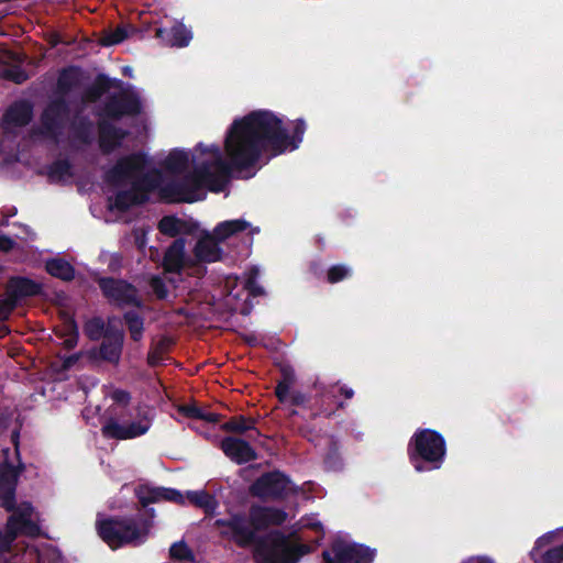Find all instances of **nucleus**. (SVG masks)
I'll return each instance as SVG.
<instances>
[{
    "instance_id": "f3484780",
    "label": "nucleus",
    "mask_w": 563,
    "mask_h": 563,
    "mask_svg": "<svg viewBox=\"0 0 563 563\" xmlns=\"http://www.w3.org/2000/svg\"><path fill=\"white\" fill-rule=\"evenodd\" d=\"M157 37L162 38L167 45L184 47L187 46L192 37L191 32L183 24L174 25L172 29H158Z\"/></svg>"
},
{
    "instance_id": "cd10ccee",
    "label": "nucleus",
    "mask_w": 563,
    "mask_h": 563,
    "mask_svg": "<svg viewBox=\"0 0 563 563\" xmlns=\"http://www.w3.org/2000/svg\"><path fill=\"white\" fill-rule=\"evenodd\" d=\"M253 424L254 423L252 420H247L243 417H238V418H234V419L225 422L223 424V429L225 431L243 433L247 430H252L254 428Z\"/></svg>"
},
{
    "instance_id": "393cba45",
    "label": "nucleus",
    "mask_w": 563,
    "mask_h": 563,
    "mask_svg": "<svg viewBox=\"0 0 563 563\" xmlns=\"http://www.w3.org/2000/svg\"><path fill=\"white\" fill-rule=\"evenodd\" d=\"M78 84V71L76 69H65L58 77L57 88L62 93L71 90Z\"/></svg>"
},
{
    "instance_id": "a878e982",
    "label": "nucleus",
    "mask_w": 563,
    "mask_h": 563,
    "mask_svg": "<svg viewBox=\"0 0 563 563\" xmlns=\"http://www.w3.org/2000/svg\"><path fill=\"white\" fill-rule=\"evenodd\" d=\"M283 373L284 379L279 382L276 387V395L280 401H285L287 399L290 386L295 379L294 373L289 368H284Z\"/></svg>"
},
{
    "instance_id": "1a4fd4ad",
    "label": "nucleus",
    "mask_w": 563,
    "mask_h": 563,
    "mask_svg": "<svg viewBox=\"0 0 563 563\" xmlns=\"http://www.w3.org/2000/svg\"><path fill=\"white\" fill-rule=\"evenodd\" d=\"M152 424V416L144 412L136 421L120 423L115 419H109L102 426V434L109 439L128 440L145 434Z\"/></svg>"
},
{
    "instance_id": "37998d69",
    "label": "nucleus",
    "mask_w": 563,
    "mask_h": 563,
    "mask_svg": "<svg viewBox=\"0 0 563 563\" xmlns=\"http://www.w3.org/2000/svg\"><path fill=\"white\" fill-rule=\"evenodd\" d=\"M342 393L344 394V396L346 398H352L354 395V393L351 388H342Z\"/></svg>"
},
{
    "instance_id": "c756f323",
    "label": "nucleus",
    "mask_w": 563,
    "mask_h": 563,
    "mask_svg": "<svg viewBox=\"0 0 563 563\" xmlns=\"http://www.w3.org/2000/svg\"><path fill=\"white\" fill-rule=\"evenodd\" d=\"M260 275L258 267H252L250 272L247 273L245 279H244V286L249 289V291L254 295H262L263 289L261 286H258L255 282L256 277Z\"/></svg>"
},
{
    "instance_id": "3c124183",
    "label": "nucleus",
    "mask_w": 563,
    "mask_h": 563,
    "mask_svg": "<svg viewBox=\"0 0 563 563\" xmlns=\"http://www.w3.org/2000/svg\"><path fill=\"white\" fill-rule=\"evenodd\" d=\"M90 132L84 136V142H89Z\"/></svg>"
},
{
    "instance_id": "c9c22d12",
    "label": "nucleus",
    "mask_w": 563,
    "mask_h": 563,
    "mask_svg": "<svg viewBox=\"0 0 563 563\" xmlns=\"http://www.w3.org/2000/svg\"><path fill=\"white\" fill-rule=\"evenodd\" d=\"M150 285H151L152 290L158 298L163 299V298L167 297L168 291H167L161 277L153 276L151 278Z\"/></svg>"
},
{
    "instance_id": "72a5a7b5",
    "label": "nucleus",
    "mask_w": 563,
    "mask_h": 563,
    "mask_svg": "<svg viewBox=\"0 0 563 563\" xmlns=\"http://www.w3.org/2000/svg\"><path fill=\"white\" fill-rule=\"evenodd\" d=\"M170 555L178 560L191 559V552L186 543L176 542L170 547Z\"/></svg>"
},
{
    "instance_id": "4468645a",
    "label": "nucleus",
    "mask_w": 563,
    "mask_h": 563,
    "mask_svg": "<svg viewBox=\"0 0 563 563\" xmlns=\"http://www.w3.org/2000/svg\"><path fill=\"white\" fill-rule=\"evenodd\" d=\"M31 118L32 107L25 101L16 102L5 112L2 125L4 130L11 131L18 126L27 124Z\"/></svg>"
},
{
    "instance_id": "58836bf2",
    "label": "nucleus",
    "mask_w": 563,
    "mask_h": 563,
    "mask_svg": "<svg viewBox=\"0 0 563 563\" xmlns=\"http://www.w3.org/2000/svg\"><path fill=\"white\" fill-rule=\"evenodd\" d=\"M14 246H15L14 240H12L11 238H9L4 234L0 235V252H9V251L13 250Z\"/></svg>"
},
{
    "instance_id": "2f4dec72",
    "label": "nucleus",
    "mask_w": 563,
    "mask_h": 563,
    "mask_svg": "<svg viewBox=\"0 0 563 563\" xmlns=\"http://www.w3.org/2000/svg\"><path fill=\"white\" fill-rule=\"evenodd\" d=\"M351 273V269L344 265H335L331 267L328 272V279L330 283H338L343 278L347 277Z\"/></svg>"
},
{
    "instance_id": "a19ab883",
    "label": "nucleus",
    "mask_w": 563,
    "mask_h": 563,
    "mask_svg": "<svg viewBox=\"0 0 563 563\" xmlns=\"http://www.w3.org/2000/svg\"><path fill=\"white\" fill-rule=\"evenodd\" d=\"M80 354H73L64 358L63 361V368L69 369L71 368L79 360Z\"/></svg>"
},
{
    "instance_id": "e433bc0d",
    "label": "nucleus",
    "mask_w": 563,
    "mask_h": 563,
    "mask_svg": "<svg viewBox=\"0 0 563 563\" xmlns=\"http://www.w3.org/2000/svg\"><path fill=\"white\" fill-rule=\"evenodd\" d=\"M78 340V332L73 322L68 324V333L66 334L65 339L63 340V345L66 349H73L77 344Z\"/></svg>"
},
{
    "instance_id": "f8f14e48",
    "label": "nucleus",
    "mask_w": 563,
    "mask_h": 563,
    "mask_svg": "<svg viewBox=\"0 0 563 563\" xmlns=\"http://www.w3.org/2000/svg\"><path fill=\"white\" fill-rule=\"evenodd\" d=\"M141 110V101L134 95L123 93L112 98L104 108V117L118 119L124 114H135Z\"/></svg>"
},
{
    "instance_id": "a211bd4d",
    "label": "nucleus",
    "mask_w": 563,
    "mask_h": 563,
    "mask_svg": "<svg viewBox=\"0 0 563 563\" xmlns=\"http://www.w3.org/2000/svg\"><path fill=\"white\" fill-rule=\"evenodd\" d=\"M125 133L121 130L114 129L110 125L106 120H103L100 124V147L104 153H110L114 148H117L122 140L124 139Z\"/></svg>"
},
{
    "instance_id": "b1692460",
    "label": "nucleus",
    "mask_w": 563,
    "mask_h": 563,
    "mask_svg": "<svg viewBox=\"0 0 563 563\" xmlns=\"http://www.w3.org/2000/svg\"><path fill=\"white\" fill-rule=\"evenodd\" d=\"M179 411L187 417L201 419L208 422H217L219 416L213 412H207L196 405H186L179 408Z\"/></svg>"
},
{
    "instance_id": "20e7f679",
    "label": "nucleus",
    "mask_w": 563,
    "mask_h": 563,
    "mask_svg": "<svg viewBox=\"0 0 563 563\" xmlns=\"http://www.w3.org/2000/svg\"><path fill=\"white\" fill-rule=\"evenodd\" d=\"M153 523L142 516L122 519H107L97 523L98 533L111 548L118 549L125 544L139 545L143 543L151 531Z\"/></svg>"
},
{
    "instance_id": "2eb2a0df",
    "label": "nucleus",
    "mask_w": 563,
    "mask_h": 563,
    "mask_svg": "<svg viewBox=\"0 0 563 563\" xmlns=\"http://www.w3.org/2000/svg\"><path fill=\"white\" fill-rule=\"evenodd\" d=\"M555 532H549L537 540L536 547L531 551V556L536 563H560L563 560V544L539 555L540 549L549 544Z\"/></svg>"
},
{
    "instance_id": "ea45409f",
    "label": "nucleus",
    "mask_w": 563,
    "mask_h": 563,
    "mask_svg": "<svg viewBox=\"0 0 563 563\" xmlns=\"http://www.w3.org/2000/svg\"><path fill=\"white\" fill-rule=\"evenodd\" d=\"M111 398L119 405H126L129 402V394L123 390H114L111 393Z\"/></svg>"
},
{
    "instance_id": "bb28decb",
    "label": "nucleus",
    "mask_w": 563,
    "mask_h": 563,
    "mask_svg": "<svg viewBox=\"0 0 563 563\" xmlns=\"http://www.w3.org/2000/svg\"><path fill=\"white\" fill-rule=\"evenodd\" d=\"M128 37L126 29L123 26H118L115 30L108 31L101 37L100 43L103 46H110L121 43Z\"/></svg>"
},
{
    "instance_id": "f704fd0d",
    "label": "nucleus",
    "mask_w": 563,
    "mask_h": 563,
    "mask_svg": "<svg viewBox=\"0 0 563 563\" xmlns=\"http://www.w3.org/2000/svg\"><path fill=\"white\" fill-rule=\"evenodd\" d=\"M15 305L16 300L11 295L5 299L0 300V320H5L14 309Z\"/></svg>"
},
{
    "instance_id": "f257e3e1",
    "label": "nucleus",
    "mask_w": 563,
    "mask_h": 563,
    "mask_svg": "<svg viewBox=\"0 0 563 563\" xmlns=\"http://www.w3.org/2000/svg\"><path fill=\"white\" fill-rule=\"evenodd\" d=\"M306 124L294 122L289 134L275 113L257 110L235 119L229 128L223 155L217 145L199 143L190 151L174 148L161 162L165 174L151 170L144 174L145 159L140 154L122 158L108 173L115 186H130L115 196L112 207L124 210L142 203L156 194L170 202H194L205 197V190H223L233 172L254 166L286 151L296 150L302 141Z\"/></svg>"
},
{
    "instance_id": "0eeeda50",
    "label": "nucleus",
    "mask_w": 563,
    "mask_h": 563,
    "mask_svg": "<svg viewBox=\"0 0 563 563\" xmlns=\"http://www.w3.org/2000/svg\"><path fill=\"white\" fill-rule=\"evenodd\" d=\"M415 450L410 452L411 462L418 472L426 471L419 459L431 464V468H439L445 455L443 438L432 430H421L412 438Z\"/></svg>"
},
{
    "instance_id": "ddd939ff",
    "label": "nucleus",
    "mask_w": 563,
    "mask_h": 563,
    "mask_svg": "<svg viewBox=\"0 0 563 563\" xmlns=\"http://www.w3.org/2000/svg\"><path fill=\"white\" fill-rule=\"evenodd\" d=\"M224 454L238 464L247 463L256 459L253 448L244 440L238 438H225L221 442Z\"/></svg>"
},
{
    "instance_id": "423d86ee",
    "label": "nucleus",
    "mask_w": 563,
    "mask_h": 563,
    "mask_svg": "<svg viewBox=\"0 0 563 563\" xmlns=\"http://www.w3.org/2000/svg\"><path fill=\"white\" fill-rule=\"evenodd\" d=\"M136 494L141 504L144 506L161 500H169L181 505H195L205 509L208 514L212 512L217 507V501L213 496L205 490L187 492L186 495H184L176 489L141 486L136 490Z\"/></svg>"
},
{
    "instance_id": "f03ea898",
    "label": "nucleus",
    "mask_w": 563,
    "mask_h": 563,
    "mask_svg": "<svg viewBox=\"0 0 563 563\" xmlns=\"http://www.w3.org/2000/svg\"><path fill=\"white\" fill-rule=\"evenodd\" d=\"M219 243L212 233H205L197 241L195 258H191L185 255V240L177 239L165 253V273L175 274L177 278L183 275L202 276L206 269L201 263H213L222 258L223 252Z\"/></svg>"
},
{
    "instance_id": "6ab92c4d",
    "label": "nucleus",
    "mask_w": 563,
    "mask_h": 563,
    "mask_svg": "<svg viewBox=\"0 0 563 563\" xmlns=\"http://www.w3.org/2000/svg\"><path fill=\"white\" fill-rule=\"evenodd\" d=\"M66 107L63 102H54L44 111L42 121L45 132L55 134V130L59 128L64 121Z\"/></svg>"
},
{
    "instance_id": "7ed1b4c3",
    "label": "nucleus",
    "mask_w": 563,
    "mask_h": 563,
    "mask_svg": "<svg viewBox=\"0 0 563 563\" xmlns=\"http://www.w3.org/2000/svg\"><path fill=\"white\" fill-rule=\"evenodd\" d=\"M286 517V514L279 509L253 507L250 520L233 516L229 520H217V525L222 527V534L230 537L241 545H246L253 541L255 531L269 525H280Z\"/></svg>"
},
{
    "instance_id": "9b49d317",
    "label": "nucleus",
    "mask_w": 563,
    "mask_h": 563,
    "mask_svg": "<svg viewBox=\"0 0 563 563\" xmlns=\"http://www.w3.org/2000/svg\"><path fill=\"white\" fill-rule=\"evenodd\" d=\"M99 285L104 296L112 302L118 305H140L136 289L123 280L104 278L100 279Z\"/></svg>"
},
{
    "instance_id": "8fccbe9b",
    "label": "nucleus",
    "mask_w": 563,
    "mask_h": 563,
    "mask_svg": "<svg viewBox=\"0 0 563 563\" xmlns=\"http://www.w3.org/2000/svg\"><path fill=\"white\" fill-rule=\"evenodd\" d=\"M136 241L141 247L144 245L143 239L136 238Z\"/></svg>"
},
{
    "instance_id": "9d476101",
    "label": "nucleus",
    "mask_w": 563,
    "mask_h": 563,
    "mask_svg": "<svg viewBox=\"0 0 563 563\" xmlns=\"http://www.w3.org/2000/svg\"><path fill=\"white\" fill-rule=\"evenodd\" d=\"M252 493L258 497H279L292 490L290 481L279 472L268 473L252 485Z\"/></svg>"
},
{
    "instance_id": "4be33fe9",
    "label": "nucleus",
    "mask_w": 563,
    "mask_h": 563,
    "mask_svg": "<svg viewBox=\"0 0 563 563\" xmlns=\"http://www.w3.org/2000/svg\"><path fill=\"white\" fill-rule=\"evenodd\" d=\"M47 272L54 276L64 280H69L74 277L73 266L60 258H54L46 263Z\"/></svg>"
},
{
    "instance_id": "dca6fc26",
    "label": "nucleus",
    "mask_w": 563,
    "mask_h": 563,
    "mask_svg": "<svg viewBox=\"0 0 563 563\" xmlns=\"http://www.w3.org/2000/svg\"><path fill=\"white\" fill-rule=\"evenodd\" d=\"M123 333L120 330L109 331L100 347V356L110 363H118L121 356Z\"/></svg>"
},
{
    "instance_id": "6e6552de",
    "label": "nucleus",
    "mask_w": 563,
    "mask_h": 563,
    "mask_svg": "<svg viewBox=\"0 0 563 563\" xmlns=\"http://www.w3.org/2000/svg\"><path fill=\"white\" fill-rule=\"evenodd\" d=\"M375 552L344 538H336L330 550L322 553L324 563H371Z\"/></svg>"
},
{
    "instance_id": "5701e85b",
    "label": "nucleus",
    "mask_w": 563,
    "mask_h": 563,
    "mask_svg": "<svg viewBox=\"0 0 563 563\" xmlns=\"http://www.w3.org/2000/svg\"><path fill=\"white\" fill-rule=\"evenodd\" d=\"M158 229L163 234L176 236L186 230V223L175 217H164L158 223Z\"/></svg>"
},
{
    "instance_id": "de8ad7c7",
    "label": "nucleus",
    "mask_w": 563,
    "mask_h": 563,
    "mask_svg": "<svg viewBox=\"0 0 563 563\" xmlns=\"http://www.w3.org/2000/svg\"><path fill=\"white\" fill-rule=\"evenodd\" d=\"M5 427V420L0 417V429L4 428Z\"/></svg>"
},
{
    "instance_id": "39448f33",
    "label": "nucleus",
    "mask_w": 563,
    "mask_h": 563,
    "mask_svg": "<svg viewBox=\"0 0 563 563\" xmlns=\"http://www.w3.org/2000/svg\"><path fill=\"white\" fill-rule=\"evenodd\" d=\"M312 550L307 544L291 542L278 532L268 534L260 541L254 550L257 563H297Z\"/></svg>"
},
{
    "instance_id": "49530a36",
    "label": "nucleus",
    "mask_w": 563,
    "mask_h": 563,
    "mask_svg": "<svg viewBox=\"0 0 563 563\" xmlns=\"http://www.w3.org/2000/svg\"><path fill=\"white\" fill-rule=\"evenodd\" d=\"M123 73H124L125 75H128V76H130V77H131V76H132V68H131V67H129V66H125V67L123 68Z\"/></svg>"
},
{
    "instance_id": "79ce46f5",
    "label": "nucleus",
    "mask_w": 563,
    "mask_h": 563,
    "mask_svg": "<svg viewBox=\"0 0 563 563\" xmlns=\"http://www.w3.org/2000/svg\"><path fill=\"white\" fill-rule=\"evenodd\" d=\"M463 563H493V562L490 560L484 559V558H471Z\"/></svg>"
},
{
    "instance_id": "4c0bfd02",
    "label": "nucleus",
    "mask_w": 563,
    "mask_h": 563,
    "mask_svg": "<svg viewBox=\"0 0 563 563\" xmlns=\"http://www.w3.org/2000/svg\"><path fill=\"white\" fill-rule=\"evenodd\" d=\"M300 527L301 528H310V529H313L314 531L319 532L318 540L323 537L322 526L316 518H302L300 520Z\"/></svg>"
},
{
    "instance_id": "09e8293b",
    "label": "nucleus",
    "mask_w": 563,
    "mask_h": 563,
    "mask_svg": "<svg viewBox=\"0 0 563 563\" xmlns=\"http://www.w3.org/2000/svg\"><path fill=\"white\" fill-rule=\"evenodd\" d=\"M176 278H170L169 283L174 285L175 288H178L179 286L176 285Z\"/></svg>"
},
{
    "instance_id": "c85d7f7f",
    "label": "nucleus",
    "mask_w": 563,
    "mask_h": 563,
    "mask_svg": "<svg viewBox=\"0 0 563 563\" xmlns=\"http://www.w3.org/2000/svg\"><path fill=\"white\" fill-rule=\"evenodd\" d=\"M125 320L133 340H140L143 332V320L135 312H128Z\"/></svg>"
},
{
    "instance_id": "473e14b6",
    "label": "nucleus",
    "mask_w": 563,
    "mask_h": 563,
    "mask_svg": "<svg viewBox=\"0 0 563 563\" xmlns=\"http://www.w3.org/2000/svg\"><path fill=\"white\" fill-rule=\"evenodd\" d=\"M103 332V322L100 319H92L86 323V333L92 340H98Z\"/></svg>"
},
{
    "instance_id": "c03bdc74",
    "label": "nucleus",
    "mask_w": 563,
    "mask_h": 563,
    "mask_svg": "<svg viewBox=\"0 0 563 563\" xmlns=\"http://www.w3.org/2000/svg\"><path fill=\"white\" fill-rule=\"evenodd\" d=\"M148 362H150L151 365H155L157 363L156 356L154 354H151L148 356Z\"/></svg>"
},
{
    "instance_id": "a18cd8bd",
    "label": "nucleus",
    "mask_w": 563,
    "mask_h": 563,
    "mask_svg": "<svg viewBox=\"0 0 563 563\" xmlns=\"http://www.w3.org/2000/svg\"><path fill=\"white\" fill-rule=\"evenodd\" d=\"M302 401H303V397L301 395L294 396V402L295 404H300Z\"/></svg>"
},
{
    "instance_id": "7c9ffc66",
    "label": "nucleus",
    "mask_w": 563,
    "mask_h": 563,
    "mask_svg": "<svg viewBox=\"0 0 563 563\" xmlns=\"http://www.w3.org/2000/svg\"><path fill=\"white\" fill-rule=\"evenodd\" d=\"M51 176L57 180H66L71 176L70 165L67 162H57L52 166Z\"/></svg>"
},
{
    "instance_id": "412c9836",
    "label": "nucleus",
    "mask_w": 563,
    "mask_h": 563,
    "mask_svg": "<svg viewBox=\"0 0 563 563\" xmlns=\"http://www.w3.org/2000/svg\"><path fill=\"white\" fill-rule=\"evenodd\" d=\"M11 296L18 299V297L33 296L40 291V286L27 278H13L9 285Z\"/></svg>"
},
{
    "instance_id": "603ef678",
    "label": "nucleus",
    "mask_w": 563,
    "mask_h": 563,
    "mask_svg": "<svg viewBox=\"0 0 563 563\" xmlns=\"http://www.w3.org/2000/svg\"><path fill=\"white\" fill-rule=\"evenodd\" d=\"M251 232H252V234L257 233V232H258V229H257V228H254V229H252V231H251Z\"/></svg>"
},
{
    "instance_id": "aec40b11",
    "label": "nucleus",
    "mask_w": 563,
    "mask_h": 563,
    "mask_svg": "<svg viewBox=\"0 0 563 563\" xmlns=\"http://www.w3.org/2000/svg\"><path fill=\"white\" fill-rule=\"evenodd\" d=\"M251 224L244 220H228L219 223L212 234L216 236V239L219 242H224L229 238L233 236L234 234L246 230L250 228Z\"/></svg>"
}]
</instances>
